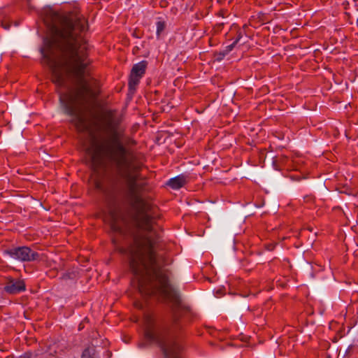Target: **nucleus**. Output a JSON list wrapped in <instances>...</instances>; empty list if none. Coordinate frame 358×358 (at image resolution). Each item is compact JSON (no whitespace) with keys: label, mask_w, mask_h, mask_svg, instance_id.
Instances as JSON below:
<instances>
[{"label":"nucleus","mask_w":358,"mask_h":358,"mask_svg":"<svg viewBox=\"0 0 358 358\" xmlns=\"http://www.w3.org/2000/svg\"><path fill=\"white\" fill-rule=\"evenodd\" d=\"M45 23L50 27L52 36L44 42L41 53L45 62L52 72V79L57 87L69 88V83L73 82L76 88L68 92L60 93L59 101L64 112L72 117L78 129H88L85 115L77 109V99L81 96H95L96 81L85 71L88 64L84 52L85 47L80 44L77 31H85L86 21L81 16L71 19L50 8L43 13Z\"/></svg>","instance_id":"nucleus-1"},{"label":"nucleus","mask_w":358,"mask_h":358,"mask_svg":"<svg viewBox=\"0 0 358 358\" xmlns=\"http://www.w3.org/2000/svg\"><path fill=\"white\" fill-rule=\"evenodd\" d=\"M130 266L134 273L139 276L138 288L142 294H159L174 302L178 301V292L157 264L150 241L139 243L136 250L131 251Z\"/></svg>","instance_id":"nucleus-2"},{"label":"nucleus","mask_w":358,"mask_h":358,"mask_svg":"<svg viewBox=\"0 0 358 358\" xmlns=\"http://www.w3.org/2000/svg\"><path fill=\"white\" fill-rule=\"evenodd\" d=\"M118 121L117 114L110 112L107 117V123L110 129L108 136L103 140L92 137L86 150L95 164H101L104 158H110L124 172L125 176L130 177L129 175L137 169V166L134 163L133 155L122 146L121 131L115 128ZM131 178L133 179L134 176H131Z\"/></svg>","instance_id":"nucleus-3"},{"label":"nucleus","mask_w":358,"mask_h":358,"mask_svg":"<svg viewBox=\"0 0 358 358\" xmlns=\"http://www.w3.org/2000/svg\"><path fill=\"white\" fill-rule=\"evenodd\" d=\"M145 336L149 341L159 345L164 358H181L180 355L181 347L173 336L159 329L152 328L146 331Z\"/></svg>","instance_id":"nucleus-4"},{"label":"nucleus","mask_w":358,"mask_h":358,"mask_svg":"<svg viewBox=\"0 0 358 358\" xmlns=\"http://www.w3.org/2000/svg\"><path fill=\"white\" fill-rule=\"evenodd\" d=\"M5 253L13 259L22 262L35 260L38 256L28 247L13 248L6 250Z\"/></svg>","instance_id":"nucleus-5"},{"label":"nucleus","mask_w":358,"mask_h":358,"mask_svg":"<svg viewBox=\"0 0 358 358\" xmlns=\"http://www.w3.org/2000/svg\"><path fill=\"white\" fill-rule=\"evenodd\" d=\"M4 289L8 293L15 294L25 290V284L22 280L10 279L8 281Z\"/></svg>","instance_id":"nucleus-6"},{"label":"nucleus","mask_w":358,"mask_h":358,"mask_svg":"<svg viewBox=\"0 0 358 358\" xmlns=\"http://www.w3.org/2000/svg\"><path fill=\"white\" fill-rule=\"evenodd\" d=\"M138 224L140 228L144 230L151 231L152 229V221L148 213H143L141 215Z\"/></svg>","instance_id":"nucleus-7"},{"label":"nucleus","mask_w":358,"mask_h":358,"mask_svg":"<svg viewBox=\"0 0 358 358\" xmlns=\"http://www.w3.org/2000/svg\"><path fill=\"white\" fill-rule=\"evenodd\" d=\"M186 183V178L183 176H178L171 178L167 182V185L174 189L182 187Z\"/></svg>","instance_id":"nucleus-8"},{"label":"nucleus","mask_w":358,"mask_h":358,"mask_svg":"<svg viewBox=\"0 0 358 358\" xmlns=\"http://www.w3.org/2000/svg\"><path fill=\"white\" fill-rule=\"evenodd\" d=\"M145 68H146V62H139L133 66V68L131 69V74H133L134 76H137L138 77L141 78L145 73Z\"/></svg>","instance_id":"nucleus-9"},{"label":"nucleus","mask_w":358,"mask_h":358,"mask_svg":"<svg viewBox=\"0 0 358 358\" xmlns=\"http://www.w3.org/2000/svg\"><path fill=\"white\" fill-rule=\"evenodd\" d=\"M82 358H99L94 347H89L85 350Z\"/></svg>","instance_id":"nucleus-10"},{"label":"nucleus","mask_w":358,"mask_h":358,"mask_svg":"<svg viewBox=\"0 0 358 358\" xmlns=\"http://www.w3.org/2000/svg\"><path fill=\"white\" fill-rule=\"evenodd\" d=\"M141 78L133 74L130 75L129 86L130 90H134L136 86L138 84Z\"/></svg>","instance_id":"nucleus-11"},{"label":"nucleus","mask_w":358,"mask_h":358,"mask_svg":"<svg viewBox=\"0 0 358 358\" xmlns=\"http://www.w3.org/2000/svg\"><path fill=\"white\" fill-rule=\"evenodd\" d=\"M165 29V23L162 21H158L157 22V36H160L161 34L164 31Z\"/></svg>","instance_id":"nucleus-12"},{"label":"nucleus","mask_w":358,"mask_h":358,"mask_svg":"<svg viewBox=\"0 0 358 358\" xmlns=\"http://www.w3.org/2000/svg\"><path fill=\"white\" fill-rule=\"evenodd\" d=\"M31 352H26L23 355H22L20 358H31Z\"/></svg>","instance_id":"nucleus-13"},{"label":"nucleus","mask_w":358,"mask_h":358,"mask_svg":"<svg viewBox=\"0 0 358 358\" xmlns=\"http://www.w3.org/2000/svg\"><path fill=\"white\" fill-rule=\"evenodd\" d=\"M111 225H112V228L113 229V230H115V231L118 230V228L115 225L114 223H111Z\"/></svg>","instance_id":"nucleus-14"},{"label":"nucleus","mask_w":358,"mask_h":358,"mask_svg":"<svg viewBox=\"0 0 358 358\" xmlns=\"http://www.w3.org/2000/svg\"><path fill=\"white\" fill-rule=\"evenodd\" d=\"M232 46H233V45H229V50H231Z\"/></svg>","instance_id":"nucleus-15"}]
</instances>
